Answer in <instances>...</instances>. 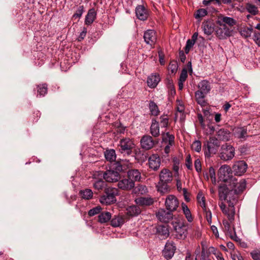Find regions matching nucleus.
I'll return each instance as SVG.
<instances>
[{
  "label": "nucleus",
  "mask_w": 260,
  "mask_h": 260,
  "mask_svg": "<svg viewBox=\"0 0 260 260\" xmlns=\"http://www.w3.org/2000/svg\"><path fill=\"white\" fill-rule=\"evenodd\" d=\"M131 164L125 161L116 163L114 167L116 170L109 169L104 172V179L109 182L118 181L120 178L119 172H124L127 168L131 167Z\"/></svg>",
  "instance_id": "f257e3e1"
},
{
  "label": "nucleus",
  "mask_w": 260,
  "mask_h": 260,
  "mask_svg": "<svg viewBox=\"0 0 260 260\" xmlns=\"http://www.w3.org/2000/svg\"><path fill=\"white\" fill-rule=\"evenodd\" d=\"M159 181L157 185V190L161 193H167L170 187L168 184L171 183L173 180L172 172L166 168L162 169L159 175Z\"/></svg>",
  "instance_id": "f03ea898"
},
{
  "label": "nucleus",
  "mask_w": 260,
  "mask_h": 260,
  "mask_svg": "<svg viewBox=\"0 0 260 260\" xmlns=\"http://www.w3.org/2000/svg\"><path fill=\"white\" fill-rule=\"evenodd\" d=\"M218 193L219 198L221 200H226L229 205L235 206L238 202L239 194L229 189L225 185L219 186Z\"/></svg>",
  "instance_id": "7ed1b4c3"
},
{
  "label": "nucleus",
  "mask_w": 260,
  "mask_h": 260,
  "mask_svg": "<svg viewBox=\"0 0 260 260\" xmlns=\"http://www.w3.org/2000/svg\"><path fill=\"white\" fill-rule=\"evenodd\" d=\"M220 146L217 138L210 137L209 140L205 142L203 150L206 157H210L211 154H215Z\"/></svg>",
  "instance_id": "20e7f679"
},
{
  "label": "nucleus",
  "mask_w": 260,
  "mask_h": 260,
  "mask_svg": "<svg viewBox=\"0 0 260 260\" xmlns=\"http://www.w3.org/2000/svg\"><path fill=\"white\" fill-rule=\"evenodd\" d=\"M135 145L132 139L129 138H124L120 139L118 145L119 151L121 153L130 155L132 150L135 148Z\"/></svg>",
  "instance_id": "39448f33"
},
{
  "label": "nucleus",
  "mask_w": 260,
  "mask_h": 260,
  "mask_svg": "<svg viewBox=\"0 0 260 260\" xmlns=\"http://www.w3.org/2000/svg\"><path fill=\"white\" fill-rule=\"evenodd\" d=\"M246 182L245 180L242 179L239 182L235 178L229 179L228 184L226 185L229 189L233 190L238 194L242 192L246 188Z\"/></svg>",
  "instance_id": "423d86ee"
},
{
  "label": "nucleus",
  "mask_w": 260,
  "mask_h": 260,
  "mask_svg": "<svg viewBox=\"0 0 260 260\" xmlns=\"http://www.w3.org/2000/svg\"><path fill=\"white\" fill-rule=\"evenodd\" d=\"M105 194L100 198V202L103 204L110 205L116 202L117 190L114 188L108 187L105 190Z\"/></svg>",
  "instance_id": "0eeeda50"
},
{
  "label": "nucleus",
  "mask_w": 260,
  "mask_h": 260,
  "mask_svg": "<svg viewBox=\"0 0 260 260\" xmlns=\"http://www.w3.org/2000/svg\"><path fill=\"white\" fill-rule=\"evenodd\" d=\"M235 154V148L227 143L221 146L220 148V157L224 161L232 159Z\"/></svg>",
  "instance_id": "6e6552de"
},
{
  "label": "nucleus",
  "mask_w": 260,
  "mask_h": 260,
  "mask_svg": "<svg viewBox=\"0 0 260 260\" xmlns=\"http://www.w3.org/2000/svg\"><path fill=\"white\" fill-rule=\"evenodd\" d=\"M143 38L145 42L151 48H154V45L157 42V33L153 29H148L144 31Z\"/></svg>",
  "instance_id": "1a4fd4ad"
},
{
  "label": "nucleus",
  "mask_w": 260,
  "mask_h": 260,
  "mask_svg": "<svg viewBox=\"0 0 260 260\" xmlns=\"http://www.w3.org/2000/svg\"><path fill=\"white\" fill-rule=\"evenodd\" d=\"M217 26L215 28V33L219 39H225L231 35L232 30L226 25L216 23Z\"/></svg>",
  "instance_id": "9d476101"
},
{
  "label": "nucleus",
  "mask_w": 260,
  "mask_h": 260,
  "mask_svg": "<svg viewBox=\"0 0 260 260\" xmlns=\"http://www.w3.org/2000/svg\"><path fill=\"white\" fill-rule=\"evenodd\" d=\"M172 224L178 238L181 239L185 237L187 234V229L186 225L183 222L178 220L173 221Z\"/></svg>",
  "instance_id": "9b49d317"
},
{
  "label": "nucleus",
  "mask_w": 260,
  "mask_h": 260,
  "mask_svg": "<svg viewBox=\"0 0 260 260\" xmlns=\"http://www.w3.org/2000/svg\"><path fill=\"white\" fill-rule=\"evenodd\" d=\"M157 219L162 222L168 223L173 219V212L160 208L156 213Z\"/></svg>",
  "instance_id": "f8f14e48"
},
{
  "label": "nucleus",
  "mask_w": 260,
  "mask_h": 260,
  "mask_svg": "<svg viewBox=\"0 0 260 260\" xmlns=\"http://www.w3.org/2000/svg\"><path fill=\"white\" fill-rule=\"evenodd\" d=\"M165 204L167 210L174 212L179 206V201L175 196L169 195L166 199Z\"/></svg>",
  "instance_id": "ddd939ff"
},
{
  "label": "nucleus",
  "mask_w": 260,
  "mask_h": 260,
  "mask_svg": "<svg viewBox=\"0 0 260 260\" xmlns=\"http://www.w3.org/2000/svg\"><path fill=\"white\" fill-rule=\"evenodd\" d=\"M161 160L157 154H152L148 159V165L149 168L154 171H157L160 166Z\"/></svg>",
  "instance_id": "4468645a"
},
{
  "label": "nucleus",
  "mask_w": 260,
  "mask_h": 260,
  "mask_svg": "<svg viewBox=\"0 0 260 260\" xmlns=\"http://www.w3.org/2000/svg\"><path fill=\"white\" fill-rule=\"evenodd\" d=\"M232 174L231 167L226 165L220 167L218 170V175L220 180L224 182H229L228 180Z\"/></svg>",
  "instance_id": "2eb2a0df"
},
{
  "label": "nucleus",
  "mask_w": 260,
  "mask_h": 260,
  "mask_svg": "<svg viewBox=\"0 0 260 260\" xmlns=\"http://www.w3.org/2000/svg\"><path fill=\"white\" fill-rule=\"evenodd\" d=\"M232 169L235 175L241 176L246 172L247 165L243 160L238 161L233 166Z\"/></svg>",
  "instance_id": "dca6fc26"
},
{
  "label": "nucleus",
  "mask_w": 260,
  "mask_h": 260,
  "mask_svg": "<svg viewBox=\"0 0 260 260\" xmlns=\"http://www.w3.org/2000/svg\"><path fill=\"white\" fill-rule=\"evenodd\" d=\"M141 147L145 150L151 149L154 145V141L152 137L149 135H144L140 141Z\"/></svg>",
  "instance_id": "f3484780"
},
{
  "label": "nucleus",
  "mask_w": 260,
  "mask_h": 260,
  "mask_svg": "<svg viewBox=\"0 0 260 260\" xmlns=\"http://www.w3.org/2000/svg\"><path fill=\"white\" fill-rule=\"evenodd\" d=\"M175 250L176 247L173 243L167 242L162 252L164 257L167 259H171L174 255Z\"/></svg>",
  "instance_id": "a211bd4d"
},
{
  "label": "nucleus",
  "mask_w": 260,
  "mask_h": 260,
  "mask_svg": "<svg viewBox=\"0 0 260 260\" xmlns=\"http://www.w3.org/2000/svg\"><path fill=\"white\" fill-rule=\"evenodd\" d=\"M160 81V77L157 73H152L147 78V83L148 86L151 88L156 87Z\"/></svg>",
  "instance_id": "6ab92c4d"
},
{
  "label": "nucleus",
  "mask_w": 260,
  "mask_h": 260,
  "mask_svg": "<svg viewBox=\"0 0 260 260\" xmlns=\"http://www.w3.org/2000/svg\"><path fill=\"white\" fill-rule=\"evenodd\" d=\"M135 186V183L133 180L128 179H123L120 180L118 183V187L122 190H131Z\"/></svg>",
  "instance_id": "aec40b11"
},
{
  "label": "nucleus",
  "mask_w": 260,
  "mask_h": 260,
  "mask_svg": "<svg viewBox=\"0 0 260 260\" xmlns=\"http://www.w3.org/2000/svg\"><path fill=\"white\" fill-rule=\"evenodd\" d=\"M232 222H231L230 220L228 221L226 219H224L222 221L225 231L227 232L231 239L236 240L235 238H237V237L235 231V228L231 227V223Z\"/></svg>",
  "instance_id": "412c9836"
},
{
  "label": "nucleus",
  "mask_w": 260,
  "mask_h": 260,
  "mask_svg": "<svg viewBox=\"0 0 260 260\" xmlns=\"http://www.w3.org/2000/svg\"><path fill=\"white\" fill-rule=\"evenodd\" d=\"M136 14L138 18L141 20H145L148 16L147 10L142 5H139L136 7Z\"/></svg>",
  "instance_id": "4be33fe9"
},
{
  "label": "nucleus",
  "mask_w": 260,
  "mask_h": 260,
  "mask_svg": "<svg viewBox=\"0 0 260 260\" xmlns=\"http://www.w3.org/2000/svg\"><path fill=\"white\" fill-rule=\"evenodd\" d=\"M206 93H203L201 91H197L194 93L196 100L198 104L201 107H206L208 105L207 100L205 99Z\"/></svg>",
  "instance_id": "5701e85b"
},
{
  "label": "nucleus",
  "mask_w": 260,
  "mask_h": 260,
  "mask_svg": "<svg viewBox=\"0 0 260 260\" xmlns=\"http://www.w3.org/2000/svg\"><path fill=\"white\" fill-rule=\"evenodd\" d=\"M231 135L230 131L224 128H221L217 132V139L220 141H229L230 139Z\"/></svg>",
  "instance_id": "b1692460"
},
{
  "label": "nucleus",
  "mask_w": 260,
  "mask_h": 260,
  "mask_svg": "<svg viewBox=\"0 0 260 260\" xmlns=\"http://www.w3.org/2000/svg\"><path fill=\"white\" fill-rule=\"evenodd\" d=\"M202 28L205 34L208 36L211 35L214 30H215L214 23L210 21L203 22L202 24Z\"/></svg>",
  "instance_id": "393cba45"
},
{
  "label": "nucleus",
  "mask_w": 260,
  "mask_h": 260,
  "mask_svg": "<svg viewBox=\"0 0 260 260\" xmlns=\"http://www.w3.org/2000/svg\"><path fill=\"white\" fill-rule=\"evenodd\" d=\"M150 131L151 134L154 137H157L160 135L159 123L155 119H152Z\"/></svg>",
  "instance_id": "a878e982"
},
{
  "label": "nucleus",
  "mask_w": 260,
  "mask_h": 260,
  "mask_svg": "<svg viewBox=\"0 0 260 260\" xmlns=\"http://www.w3.org/2000/svg\"><path fill=\"white\" fill-rule=\"evenodd\" d=\"M198 87L199 89L198 91L206 94L210 92L211 88L209 82L206 80L201 81L199 83Z\"/></svg>",
  "instance_id": "bb28decb"
},
{
  "label": "nucleus",
  "mask_w": 260,
  "mask_h": 260,
  "mask_svg": "<svg viewBox=\"0 0 260 260\" xmlns=\"http://www.w3.org/2000/svg\"><path fill=\"white\" fill-rule=\"evenodd\" d=\"M227 216L228 220L231 222L234 221L235 215V206L229 204V207L222 211Z\"/></svg>",
  "instance_id": "cd10ccee"
},
{
  "label": "nucleus",
  "mask_w": 260,
  "mask_h": 260,
  "mask_svg": "<svg viewBox=\"0 0 260 260\" xmlns=\"http://www.w3.org/2000/svg\"><path fill=\"white\" fill-rule=\"evenodd\" d=\"M216 23H220L221 24L225 25L227 24L229 26L232 27L236 25V21L233 18L224 16L219 17L218 20L216 21Z\"/></svg>",
  "instance_id": "c85d7f7f"
},
{
  "label": "nucleus",
  "mask_w": 260,
  "mask_h": 260,
  "mask_svg": "<svg viewBox=\"0 0 260 260\" xmlns=\"http://www.w3.org/2000/svg\"><path fill=\"white\" fill-rule=\"evenodd\" d=\"M136 203L141 206H149L152 205L154 200L150 197H140L135 200Z\"/></svg>",
  "instance_id": "c756f323"
},
{
  "label": "nucleus",
  "mask_w": 260,
  "mask_h": 260,
  "mask_svg": "<svg viewBox=\"0 0 260 260\" xmlns=\"http://www.w3.org/2000/svg\"><path fill=\"white\" fill-rule=\"evenodd\" d=\"M128 178L135 181H139L140 180L141 176L140 172L136 169L129 170L127 172Z\"/></svg>",
  "instance_id": "7c9ffc66"
},
{
  "label": "nucleus",
  "mask_w": 260,
  "mask_h": 260,
  "mask_svg": "<svg viewBox=\"0 0 260 260\" xmlns=\"http://www.w3.org/2000/svg\"><path fill=\"white\" fill-rule=\"evenodd\" d=\"M96 12L94 9H90L85 19V23L86 25H90L93 23L96 18Z\"/></svg>",
  "instance_id": "2f4dec72"
},
{
  "label": "nucleus",
  "mask_w": 260,
  "mask_h": 260,
  "mask_svg": "<svg viewBox=\"0 0 260 260\" xmlns=\"http://www.w3.org/2000/svg\"><path fill=\"white\" fill-rule=\"evenodd\" d=\"M125 222L124 218L121 215H115L111 220V225L113 227L122 225Z\"/></svg>",
  "instance_id": "473e14b6"
},
{
  "label": "nucleus",
  "mask_w": 260,
  "mask_h": 260,
  "mask_svg": "<svg viewBox=\"0 0 260 260\" xmlns=\"http://www.w3.org/2000/svg\"><path fill=\"white\" fill-rule=\"evenodd\" d=\"M162 142L166 144L173 146L175 144V137L173 135L170 134L169 132L162 134Z\"/></svg>",
  "instance_id": "72a5a7b5"
},
{
  "label": "nucleus",
  "mask_w": 260,
  "mask_h": 260,
  "mask_svg": "<svg viewBox=\"0 0 260 260\" xmlns=\"http://www.w3.org/2000/svg\"><path fill=\"white\" fill-rule=\"evenodd\" d=\"M181 208L187 220L189 222H191L193 220V217L188 206L184 203H182L181 204Z\"/></svg>",
  "instance_id": "f704fd0d"
},
{
  "label": "nucleus",
  "mask_w": 260,
  "mask_h": 260,
  "mask_svg": "<svg viewBox=\"0 0 260 260\" xmlns=\"http://www.w3.org/2000/svg\"><path fill=\"white\" fill-rule=\"evenodd\" d=\"M157 233L161 236H163L164 238H166L169 236V231L168 225H159L156 228Z\"/></svg>",
  "instance_id": "c9c22d12"
},
{
  "label": "nucleus",
  "mask_w": 260,
  "mask_h": 260,
  "mask_svg": "<svg viewBox=\"0 0 260 260\" xmlns=\"http://www.w3.org/2000/svg\"><path fill=\"white\" fill-rule=\"evenodd\" d=\"M235 133L237 137L239 139H244L248 136L247 129L245 126L237 128Z\"/></svg>",
  "instance_id": "e433bc0d"
},
{
  "label": "nucleus",
  "mask_w": 260,
  "mask_h": 260,
  "mask_svg": "<svg viewBox=\"0 0 260 260\" xmlns=\"http://www.w3.org/2000/svg\"><path fill=\"white\" fill-rule=\"evenodd\" d=\"M197 200L199 205L202 208L203 210H205L207 208L206 204V199L202 191H199L197 194Z\"/></svg>",
  "instance_id": "4c0bfd02"
},
{
  "label": "nucleus",
  "mask_w": 260,
  "mask_h": 260,
  "mask_svg": "<svg viewBox=\"0 0 260 260\" xmlns=\"http://www.w3.org/2000/svg\"><path fill=\"white\" fill-rule=\"evenodd\" d=\"M104 154L105 158L107 161L113 162L116 160V155L115 151L113 149L107 150L105 152Z\"/></svg>",
  "instance_id": "58836bf2"
},
{
  "label": "nucleus",
  "mask_w": 260,
  "mask_h": 260,
  "mask_svg": "<svg viewBox=\"0 0 260 260\" xmlns=\"http://www.w3.org/2000/svg\"><path fill=\"white\" fill-rule=\"evenodd\" d=\"M127 214L129 216H136L141 213L140 208L137 206H131L126 209Z\"/></svg>",
  "instance_id": "ea45409f"
},
{
  "label": "nucleus",
  "mask_w": 260,
  "mask_h": 260,
  "mask_svg": "<svg viewBox=\"0 0 260 260\" xmlns=\"http://www.w3.org/2000/svg\"><path fill=\"white\" fill-rule=\"evenodd\" d=\"M37 96H44L47 93L48 88L46 83L37 85Z\"/></svg>",
  "instance_id": "a19ab883"
},
{
  "label": "nucleus",
  "mask_w": 260,
  "mask_h": 260,
  "mask_svg": "<svg viewBox=\"0 0 260 260\" xmlns=\"http://www.w3.org/2000/svg\"><path fill=\"white\" fill-rule=\"evenodd\" d=\"M111 218V214L109 212H103L98 216V221L101 223L108 222Z\"/></svg>",
  "instance_id": "79ce46f5"
},
{
  "label": "nucleus",
  "mask_w": 260,
  "mask_h": 260,
  "mask_svg": "<svg viewBox=\"0 0 260 260\" xmlns=\"http://www.w3.org/2000/svg\"><path fill=\"white\" fill-rule=\"evenodd\" d=\"M79 194L81 196V198L85 200H90L92 199L93 197L92 191L91 189L88 188L80 190Z\"/></svg>",
  "instance_id": "37998d69"
},
{
  "label": "nucleus",
  "mask_w": 260,
  "mask_h": 260,
  "mask_svg": "<svg viewBox=\"0 0 260 260\" xmlns=\"http://www.w3.org/2000/svg\"><path fill=\"white\" fill-rule=\"evenodd\" d=\"M149 108L152 115L156 116L159 114V110L158 107L154 102L152 101H150Z\"/></svg>",
  "instance_id": "c03bdc74"
},
{
  "label": "nucleus",
  "mask_w": 260,
  "mask_h": 260,
  "mask_svg": "<svg viewBox=\"0 0 260 260\" xmlns=\"http://www.w3.org/2000/svg\"><path fill=\"white\" fill-rule=\"evenodd\" d=\"M133 192L137 194H144L147 192V189L145 185H139L133 189Z\"/></svg>",
  "instance_id": "a18cd8bd"
},
{
  "label": "nucleus",
  "mask_w": 260,
  "mask_h": 260,
  "mask_svg": "<svg viewBox=\"0 0 260 260\" xmlns=\"http://www.w3.org/2000/svg\"><path fill=\"white\" fill-rule=\"evenodd\" d=\"M93 188L98 190H103L106 186V183L103 180L92 182Z\"/></svg>",
  "instance_id": "49530a36"
},
{
  "label": "nucleus",
  "mask_w": 260,
  "mask_h": 260,
  "mask_svg": "<svg viewBox=\"0 0 260 260\" xmlns=\"http://www.w3.org/2000/svg\"><path fill=\"white\" fill-rule=\"evenodd\" d=\"M92 181H99L104 179V172L103 171H96L94 172L92 176Z\"/></svg>",
  "instance_id": "de8ad7c7"
},
{
  "label": "nucleus",
  "mask_w": 260,
  "mask_h": 260,
  "mask_svg": "<svg viewBox=\"0 0 260 260\" xmlns=\"http://www.w3.org/2000/svg\"><path fill=\"white\" fill-rule=\"evenodd\" d=\"M246 10L250 14L255 15L258 13L257 8L254 5L247 4L246 6Z\"/></svg>",
  "instance_id": "09e8293b"
},
{
  "label": "nucleus",
  "mask_w": 260,
  "mask_h": 260,
  "mask_svg": "<svg viewBox=\"0 0 260 260\" xmlns=\"http://www.w3.org/2000/svg\"><path fill=\"white\" fill-rule=\"evenodd\" d=\"M178 64L176 61H171L168 66V70L172 74H175L178 70Z\"/></svg>",
  "instance_id": "8fccbe9b"
},
{
  "label": "nucleus",
  "mask_w": 260,
  "mask_h": 260,
  "mask_svg": "<svg viewBox=\"0 0 260 260\" xmlns=\"http://www.w3.org/2000/svg\"><path fill=\"white\" fill-rule=\"evenodd\" d=\"M207 15V11L205 9L198 10L194 14V17L196 19H201Z\"/></svg>",
  "instance_id": "3c124183"
},
{
  "label": "nucleus",
  "mask_w": 260,
  "mask_h": 260,
  "mask_svg": "<svg viewBox=\"0 0 260 260\" xmlns=\"http://www.w3.org/2000/svg\"><path fill=\"white\" fill-rule=\"evenodd\" d=\"M202 144L201 141L196 140L193 142L191 145V149L197 152H200L201 150Z\"/></svg>",
  "instance_id": "603ef678"
},
{
  "label": "nucleus",
  "mask_w": 260,
  "mask_h": 260,
  "mask_svg": "<svg viewBox=\"0 0 260 260\" xmlns=\"http://www.w3.org/2000/svg\"><path fill=\"white\" fill-rule=\"evenodd\" d=\"M160 124L161 127H167L168 125L169 118L167 115H161L160 118Z\"/></svg>",
  "instance_id": "864d4df0"
},
{
  "label": "nucleus",
  "mask_w": 260,
  "mask_h": 260,
  "mask_svg": "<svg viewBox=\"0 0 260 260\" xmlns=\"http://www.w3.org/2000/svg\"><path fill=\"white\" fill-rule=\"evenodd\" d=\"M252 32V28L251 27H246L241 30V34L245 38H248L251 36Z\"/></svg>",
  "instance_id": "5fc2aeb1"
},
{
  "label": "nucleus",
  "mask_w": 260,
  "mask_h": 260,
  "mask_svg": "<svg viewBox=\"0 0 260 260\" xmlns=\"http://www.w3.org/2000/svg\"><path fill=\"white\" fill-rule=\"evenodd\" d=\"M83 12H84L83 6H80L78 8L76 13L73 15V17L75 19L80 18L81 17Z\"/></svg>",
  "instance_id": "6e6d98bb"
},
{
  "label": "nucleus",
  "mask_w": 260,
  "mask_h": 260,
  "mask_svg": "<svg viewBox=\"0 0 260 260\" xmlns=\"http://www.w3.org/2000/svg\"><path fill=\"white\" fill-rule=\"evenodd\" d=\"M204 213L205 214V217L208 223L209 224H211L212 223V213L211 211L208 209V208H206L205 210H203Z\"/></svg>",
  "instance_id": "4d7b16f0"
},
{
  "label": "nucleus",
  "mask_w": 260,
  "mask_h": 260,
  "mask_svg": "<svg viewBox=\"0 0 260 260\" xmlns=\"http://www.w3.org/2000/svg\"><path fill=\"white\" fill-rule=\"evenodd\" d=\"M101 210V207L100 206H97L94 207L91 209H90L88 213V214L89 216H93L96 214H98L100 213Z\"/></svg>",
  "instance_id": "13d9d810"
},
{
  "label": "nucleus",
  "mask_w": 260,
  "mask_h": 260,
  "mask_svg": "<svg viewBox=\"0 0 260 260\" xmlns=\"http://www.w3.org/2000/svg\"><path fill=\"white\" fill-rule=\"evenodd\" d=\"M194 166L196 171L198 173H201L202 171V165L200 159H196L194 162Z\"/></svg>",
  "instance_id": "bf43d9fd"
},
{
  "label": "nucleus",
  "mask_w": 260,
  "mask_h": 260,
  "mask_svg": "<svg viewBox=\"0 0 260 260\" xmlns=\"http://www.w3.org/2000/svg\"><path fill=\"white\" fill-rule=\"evenodd\" d=\"M195 43V42L189 39L187 41L185 47V52L186 53H188L191 48L193 47Z\"/></svg>",
  "instance_id": "052dcab7"
},
{
  "label": "nucleus",
  "mask_w": 260,
  "mask_h": 260,
  "mask_svg": "<svg viewBox=\"0 0 260 260\" xmlns=\"http://www.w3.org/2000/svg\"><path fill=\"white\" fill-rule=\"evenodd\" d=\"M187 78V69L184 68L182 69L180 75L179 80L185 82Z\"/></svg>",
  "instance_id": "680f3d73"
},
{
  "label": "nucleus",
  "mask_w": 260,
  "mask_h": 260,
  "mask_svg": "<svg viewBox=\"0 0 260 260\" xmlns=\"http://www.w3.org/2000/svg\"><path fill=\"white\" fill-rule=\"evenodd\" d=\"M185 166L188 170L192 169L191 158L190 155H188L186 157Z\"/></svg>",
  "instance_id": "e2e57ef3"
},
{
  "label": "nucleus",
  "mask_w": 260,
  "mask_h": 260,
  "mask_svg": "<svg viewBox=\"0 0 260 260\" xmlns=\"http://www.w3.org/2000/svg\"><path fill=\"white\" fill-rule=\"evenodd\" d=\"M173 170L175 172H178L179 169V160L177 157L173 158Z\"/></svg>",
  "instance_id": "0e129e2a"
},
{
  "label": "nucleus",
  "mask_w": 260,
  "mask_h": 260,
  "mask_svg": "<svg viewBox=\"0 0 260 260\" xmlns=\"http://www.w3.org/2000/svg\"><path fill=\"white\" fill-rule=\"evenodd\" d=\"M251 255L254 260H260V251L253 250L251 252Z\"/></svg>",
  "instance_id": "69168bd1"
},
{
  "label": "nucleus",
  "mask_w": 260,
  "mask_h": 260,
  "mask_svg": "<svg viewBox=\"0 0 260 260\" xmlns=\"http://www.w3.org/2000/svg\"><path fill=\"white\" fill-rule=\"evenodd\" d=\"M40 115L41 114L39 111H35L31 116V119H32V122H37L40 117Z\"/></svg>",
  "instance_id": "338daca9"
},
{
  "label": "nucleus",
  "mask_w": 260,
  "mask_h": 260,
  "mask_svg": "<svg viewBox=\"0 0 260 260\" xmlns=\"http://www.w3.org/2000/svg\"><path fill=\"white\" fill-rule=\"evenodd\" d=\"M255 43L260 47V32H255L253 36Z\"/></svg>",
  "instance_id": "774afa93"
}]
</instances>
